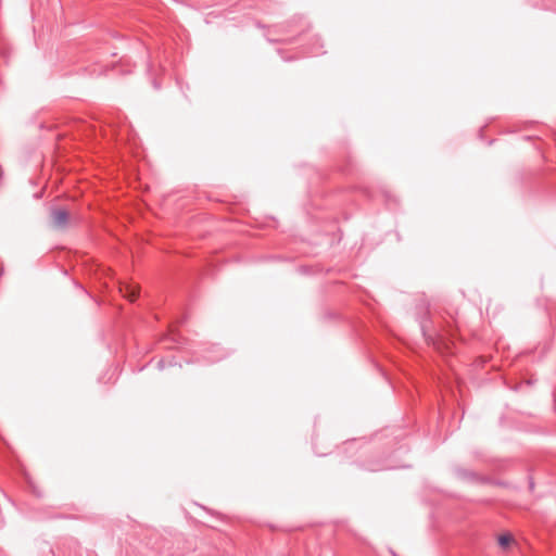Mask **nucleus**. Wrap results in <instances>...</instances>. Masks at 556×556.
Here are the masks:
<instances>
[{"label": "nucleus", "instance_id": "1", "mask_svg": "<svg viewBox=\"0 0 556 556\" xmlns=\"http://www.w3.org/2000/svg\"><path fill=\"white\" fill-rule=\"evenodd\" d=\"M70 213L65 207L52 206L50 208V224L56 230H64L70 225Z\"/></svg>", "mask_w": 556, "mask_h": 556}, {"label": "nucleus", "instance_id": "2", "mask_svg": "<svg viewBox=\"0 0 556 556\" xmlns=\"http://www.w3.org/2000/svg\"><path fill=\"white\" fill-rule=\"evenodd\" d=\"M455 475L462 480H467V481L478 480V476L476 472H473L469 469L460 468V467L455 468Z\"/></svg>", "mask_w": 556, "mask_h": 556}, {"label": "nucleus", "instance_id": "3", "mask_svg": "<svg viewBox=\"0 0 556 556\" xmlns=\"http://www.w3.org/2000/svg\"><path fill=\"white\" fill-rule=\"evenodd\" d=\"M420 330L425 337V339L430 343H434V339L431 334L428 333V319H421L420 323Z\"/></svg>", "mask_w": 556, "mask_h": 556}, {"label": "nucleus", "instance_id": "4", "mask_svg": "<svg viewBox=\"0 0 556 556\" xmlns=\"http://www.w3.org/2000/svg\"><path fill=\"white\" fill-rule=\"evenodd\" d=\"M125 296L129 301H135L139 296V290L137 287L134 286H127L125 289Z\"/></svg>", "mask_w": 556, "mask_h": 556}, {"label": "nucleus", "instance_id": "5", "mask_svg": "<svg viewBox=\"0 0 556 556\" xmlns=\"http://www.w3.org/2000/svg\"><path fill=\"white\" fill-rule=\"evenodd\" d=\"M513 541V538L509 534H503L498 538V544L502 547H507Z\"/></svg>", "mask_w": 556, "mask_h": 556}, {"label": "nucleus", "instance_id": "6", "mask_svg": "<svg viewBox=\"0 0 556 556\" xmlns=\"http://www.w3.org/2000/svg\"><path fill=\"white\" fill-rule=\"evenodd\" d=\"M205 358L207 362L214 363V362L222 359L223 355L222 354L212 355V356L210 355V356H206Z\"/></svg>", "mask_w": 556, "mask_h": 556}, {"label": "nucleus", "instance_id": "7", "mask_svg": "<svg viewBox=\"0 0 556 556\" xmlns=\"http://www.w3.org/2000/svg\"><path fill=\"white\" fill-rule=\"evenodd\" d=\"M153 86L155 89H160V85L157 84L156 79H153Z\"/></svg>", "mask_w": 556, "mask_h": 556}, {"label": "nucleus", "instance_id": "8", "mask_svg": "<svg viewBox=\"0 0 556 556\" xmlns=\"http://www.w3.org/2000/svg\"><path fill=\"white\" fill-rule=\"evenodd\" d=\"M159 368H163V361L159 362Z\"/></svg>", "mask_w": 556, "mask_h": 556}, {"label": "nucleus", "instance_id": "9", "mask_svg": "<svg viewBox=\"0 0 556 556\" xmlns=\"http://www.w3.org/2000/svg\"><path fill=\"white\" fill-rule=\"evenodd\" d=\"M533 486H534V484H533V482L531 481V482H530V489L532 490V489H533Z\"/></svg>", "mask_w": 556, "mask_h": 556}]
</instances>
